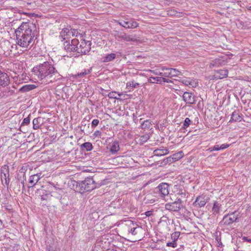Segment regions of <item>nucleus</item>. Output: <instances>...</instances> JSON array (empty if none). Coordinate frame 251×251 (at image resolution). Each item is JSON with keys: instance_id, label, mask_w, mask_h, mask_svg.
I'll list each match as a JSON object with an SVG mask.
<instances>
[{"instance_id": "f257e3e1", "label": "nucleus", "mask_w": 251, "mask_h": 251, "mask_svg": "<svg viewBox=\"0 0 251 251\" xmlns=\"http://www.w3.org/2000/svg\"><path fill=\"white\" fill-rule=\"evenodd\" d=\"M16 43L24 49L23 51L30 49L34 44L36 27L32 23H23L16 29Z\"/></svg>"}, {"instance_id": "aec40b11", "label": "nucleus", "mask_w": 251, "mask_h": 251, "mask_svg": "<svg viewBox=\"0 0 251 251\" xmlns=\"http://www.w3.org/2000/svg\"><path fill=\"white\" fill-rule=\"evenodd\" d=\"M243 118L242 115H240L239 114V112L237 111H234L230 118V119L229 121V123L231 122H241Z\"/></svg>"}, {"instance_id": "9d476101", "label": "nucleus", "mask_w": 251, "mask_h": 251, "mask_svg": "<svg viewBox=\"0 0 251 251\" xmlns=\"http://www.w3.org/2000/svg\"><path fill=\"white\" fill-rule=\"evenodd\" d=\"M183 100L186 104H193L196 101V96L190 92H185L182 95Z\"/></svg>"}, {"instance_id": "f8f14e48", "label": "nucleus", "mask_w": 251, "mask_h": 251, "mask_svg": "<svg viewBox=\"0 0 251 251\" xmlns=\"http://www.w3.org/2000/svg\"><path fill=\"white\" fill-rule=\"evenodd\" d=\"M117 38L120 40L126 42H135L137 39L135 35H128L124 32H121L117 35Z\"/></svg>"}, {"instance_id": "cd10ccee", "label": "nucleus", "mask_w": 251, "mask_h": 251, "mask_svg": "<svg viewBox=\"0 0 251 251\" xmlns=\"http://www.w3.org/2000/svg\"><path fill=\"white\" fill-rule=\"evenodd\" d=\"M139 85V83L134 82L133 80L128 81L126 84V88L128 89L129 91Z\"/></svg>"}, {"instance_id": "c03bdc74", "label": "nucleus", "mask_w": 251, "mask_h": 251, "mask_svg": "<svg viewBox=\"0 0 251 251\" xmlns=\"http://www.w3.org/2000/svg\"><path fill=\"white\" fill-rule=\"evenodd\" d=\"M162 82L172 83V81L169 79L162 77L161 84Z\"/></svg>"}, {"instance_id": "393cba45", "label": "nucleus", "mask_w": 251, "mask_h": 251, "mask_svg": "<svg viewBox=\"0 0 251 251\" xmlns=\"http://www.w3.org/2000/svg\"><path fill=\"white\" fill-rule=\"evenodd\" d=\"M36 88V86L33 84H27L22 86L19 89V91L26 92L32 90Z\"/></svg>"}, {"instance_id": "4c0bfd02", "label": "nucleus", "mask_w": 251, "mask_h": 251, "mask_svg": "<svg viewBox=\"0 0 251 251\" xmlns=\"http://www.w3.org/2000/svg\"><path fill=\"white\" fill-rule=\"evenodd\" d=\"M108 97L110 98V99H116V100H119V98H118L117 96H116V92H110L108 94Z\"/></svg>"}, {"instance_id": "2eb2a0df", "label": "nucleus", "mask_w": 251, "mask_h": 251, "mask_svg": "<svg viewBox=\"0 0 251 251\" xmlns=\"http://www.w3.org/2000/svg\"><path fill=\"white\" fill-rule=\"evenodd\" d=\"M174 193L177 197L184 198L186 196V191L180 185H176L174 187Z\"/></svg>"}, {"instance_id": "7c9ffc66", "label": "nucleus", "mask_w": 251, "mask_h": 251, "mask_svg": "<svg viewBox=\"0 0 251 251\" xmlns=\"http://www.w3.org/2000/svg\"><path fill=\"white\" fill-rule=\"evenodd\" d=\"M81 148H84L86 151H91L93 150V147L91 143L85 142L81 145Z\"/></svg>"}, {"instance_id": "473e14b6", "label": "nucleus", "mask_w": 251, "mask_h": 251, "mask_svg": "<svg viewBox=\"0 0 251 251\" xmlns=\"http://www.w3.org/2000/svg\"><path fill=\"white\" fill-rule=\"evenodd\" d=\"M162 70L165 71V77H172V68H167L165 67H162Z\"/></svg>"}, {"instance_id": "72a5a7b5", "label": "nucleus", "mask_w": 251, "mask_h": 251, "mask_svg": "<svg viewBox=\"0 0 251 251\" xmlns=\"http://www.w3.org/2000/svg\"><path fill=\"white\" fill-rule=\"evenodd\" d=\"M171 71L172 72V77L178 76L182 75L181 72L176 69L172 68Z\"/></svg>"}, {"instance_id": "4be33fe9", "label": "nucleus", "mask_w": 251, "mask_h": 251, "mask_svg": "<svg viewBox=\"0 0 251 251\" xmlns=\"http://www.w3.org/2000/svg\"><path fill=\"white\" fill-rule=\"evenodd\" d=\"M92 71V68H90L88 69H84L82 72L78 73L77 74H75L74 75V78H83L85 75L89 74L91 73Z\"/></svg>"}, {"instance_id": "0eeeda50", "label": "nucleus", "mask_w": 251, "mask_h": 251, "mask_svg": "<svg viewBox=\"0 0 251 251\" xmlns=\"http://www.w3.org/2000/svg\"><path fill=\"white\" fill-rule=\"evenodd\" d=\"M155 191L161 198H164L169 194V185L167 183H161L155 189Z\"/></svg>"}, {"instance_id": "ea45409f", "label": "nucleus", "mask_w": 251, "mask_h": 251, "mask_svg": "<svg viewBox=\"0 0 251 251\" xmlns=\"http://www.w3.org/2000/svg\"><path fill=\"white\" fill-rule=\"evenodd\" d=\"M99 124V120L98 119H94L91 124L92 128L96 127Z\"/></svg>"}, {"instance_id": "3c124183", "label": "nucleus", "mask_w": 251, "mask_h": 251, "mask_svg": "<svg viewBox=\"0 0 251 251\" xmlns=\"http://www.w3.org/2000/svg\"><path fill=\"white\" fill-rule=\"evenodd\" d=\"M242 239H243V241H247V242L251 243V239H249L248 237H247L244 236L242 237Z\"/></svg>"}, {"instance_id": "423d86ee", "label": "nucleus", "mask_w": 251, "mask_h": 251, "mask_svg": "<svg viewBox=\"0 0 251 251\" xmlns=\"http://www.w3.org/2000/svg\"><path fill=\"white\" fill-rule=\"evenodd\" d=\"M0 178L3 185L8 186L10 182L9 167L7 165H3L0 169Z\"/></svg>"}, {"instance_id": "39448f33", "label": "nucleus", "mask_w": 251, "mask_h": 251, "mask_svg": "<svg viewBox=\"0 0 251 251\" xmlns=\"http://www.w3.org/2000/svg\"><path fill=\"white\" fill-rule=\"evenodd\" d=\"M182 207V201L180 198L176 197L175 201L165 204L164 208L172 212H178Z\"/></svg>"}, {"instance_id": "a211bd4d", "label": "nucleus", "mask_w": 251, "mask_h": 251, "mask_svg": "<svg viewBox=\"0 0 251 251\" xmlns=\"http://www.w3.org/2000/svg\"><path fill=\"white\" fill-rule=\"evenodd\" d=\"M225 64V61L222 58H218L211 60L210 63V67H219Z\"/></svg>"}, {"instance_id": "58836bf2", "label": "nucleus", "mask_w": 251, "mask_h": 251, "mask_svg": "<svg viewBox=\"0 0 251 251\" xmlns=\"http://www.w3.org/2000/svg\"><path fill=\"white\" fill-rule=\"evenodd\" d=\"M167 246L175 248L177 246L176 242L175 241V240H173L172 242L167 243Z\"/></svg>"}, {"instance_id": "4d7b16f0", "label": "nucleus", "mask_w": 251, "mask_h": 251, "mask_svg": "<svg viewBox=\"0 0 251 251\" xmlns=\"http://www.w3.org/2000/svg\"><path fill=\"white\" fill-rule=\"evenodd\" d=\"M20 172L21 173H23L24 174V175H25V169H24L23 168H22L21 170H20Z\"/></svg>"}, {"instance_id": "9b49d317", "label": "nucleus", "mask_w": 251, "mask_h": 251, "mask_svg": "<svg viewBox=\"0 0 251 251\" xmlns=\"http://www.w3.org/2000/svg\"><path fill=\"white\" fill-rule=\"evenodd\" d=\"M119 25L122 26L128 29L135 28L138 27L139 25L138 23L133 19H131L129 21H121L119 22Z\"/></svg>"}, {"instance_id": "f3484780", "label": "nucleus", "mask_w": 251, "mask_h": 251, "mask_svg": "<svg viewBox=\"0 0 251 251\" xmlns=\"http://www.w3.org/2000/svg\"><path fill=\"white\" fill-rule=\"evenodd\" d=\"M40 178V175L39 174H36L35 175L31 176L28 179V187L29 188L33 187L36 185V184L38 182Z\"/></svg>"}, {"instance_id": "bf43d9fd", "label": "nucleus", "mask_w": 251, "mask_h": 251, "mask_svg": "<svg viewBox=\"0 0 251 251\" xmlns=\"http://www.w3.org/2000/svg\"><path fill=\"white\" fill-rule=\"evenodd\" d=\"M118 95L119 96H122V93H118Z\"/></svg>"}, {"instance_id": "f03ea898", "label": "nucleus", "mask_w": 251, "mask_h": 251, "mask_svg": "<svg viewBox=\"0 0 251 251\" xmlns=\"http://www.w3.org/2000/svg\"><path fill=\"white\" fill-rule=\"evenodd\" d=\"M32 72L41 84H47L60 78V75L51 63L45 62L33 67Z\"/></svg>"}, {"instance_id": "052dcab7", "label": "nucleus", "mask_w": 251, "mask_h": 251, "mask_svg": "<svg viewBox=\"0 0 251 251\" xmlns=\"http://www.w3.org/2000/svg\"><path fill=\"white\" fill-rule=\"evenodd\" d=\"M248 9L250 11H251V6L249 7Z\"/></svg>"}, {"instance_id": "79ce46f5", "label": "nucleus", "mask_w": 251, "mask_h": 251, "mask_svg": "<svg viewBox=\"0 0 251 251\" xmlns=\"http://www.w3.org/2000/svg\"><path fill=\"white\" fill-rule=\"evenodd\" d=\"M29 123H30V118H29V117L28 116L23 120L22 125H27L29 124Z\"/></svg>"}, {"instance_id": "6ab92c4d", "label": "nucleus", "mask_w": 251, "mask_h": 251, "mask_svg": "<svg viewBox=\"0 0 251 251\" xmlns=\"http://www.w3.org/2000/svg\"><path fill=\"white\" fill-rule=\"evenodd\" d=\"M127 225L129 227H131V228H129L128 230L129 233H131L133 235H135L137 234L136 229L139 228V226L136 223H134L132 221H129Z\"/></svg>"}, {"instance_id": "a18cd8bd", "label": "nucleus", "mask_w": 251, "mask_h": 251, "mask_svg": "<svg viewBox=\"0 0 251 251\" xmlns=\"http://www.w3.org/2000/svg\"><path fill=\"white\" fill-rule=\"evenodd\" d=\"M49 198V194H46L41 196L42 201L47 200Z\"/></svg>"}, {"instance_id": "412c9836", "label": "nucleus", "mask_w": 251, "mask_h": 251, "mask_svg": "<svg viewBox=\"0 0 251 251\" xmlns=\"http://www.w3.org/2000/svg\"><path fill=\"white\" fill-rule=\"evenodd\" d=\"M168 153V150L163 147L160 149H157L153 151L154 155L157 156L165 155L167 154Z\"/></svg>"}, {"instance_id": "c756f323", "label": "nucleus", "mask_w": 251, "mask_h": 251, "mask_svg": "<svg viewBox=\"0 0 251 251\" xmlns=\"http://www.w3.org/2000/svg\"><path fill=\"white\" fill-rule=\"evenodd\" d=\"M151 121L149 120H146L141 124V128L143 129H149L151 127Z\"/></svg>"}, {"instance_id": "09e8293b", "label": "nucleus", "mask_w": 251, "mask_h": 251, "mask_svg": "<svg viewBox=\"0 0 251 251\" xmlns=\"http://www.w3.org/2000/svg\"><path fill=\"white\" fill-rule=\"evenodd\" d=\"M101 133L100 131L99 130H97L94 132V135L96 137H99L100 136Z\"/></svg>"}, {"instance_id": "5701e85b", "label": "nucleus", "mask_w": 251, "mask_h": 251, "mask_svg": "<svg viewBox=\"0 0 251 251\" xmlns=\"http://www.w3.org/2000/svg\"><path fill=\"white\" fill-rule=\"evenodd\" d=\"M228 71L227 70H220L216 72V77L222 79L227 76Z\"/></svg>"}, {"instance_id": "8fccbe9b", "label": "nucleus", "mask_w": 251, "mask_h": 251, "mask_svg": "<svg viewBox=\"0 0 251 251\" xmlns=\"http://www.w3.org/2000/svg\"><path fill=\"white\" fill-rule=\"evenodd\" d=\"M183 92L180 90H176V93L180 96L182 97V95L183 94Z\"/></svg>"}, {"instance_id": "864d4df0", "label": "nucleus", "mask_w": 251, "mask_h": 251, "mask_svg": "<svg viewBox=\"0 0 251 251\" xmlns=\"http://www.w3.org/2000/svg\"><path fill=\"white\" fill-rule=\"evenodd\" d=\"M208 151H210V152H211V151H214L215 150H214V146L213 147H210L209 148L208 150H207Z\"/></svg>"}, {"instance_id": "f704fd0d", "label": "nucleus", "mask_w": 251, "mask_h": 251, "mask_svg": "<svg viewBox=\"0 0 251 251\" xmlns=\"http://www.w3.org/2000/svg\"><path fill=\"white\" fill-rule=\"evenodd\" d=\"M38 118H34L33 120L32 124H33V128L34 129H37L39 128V122H38Z\"/></svg>"}, {"instance_id": "c85d7f7f", "label": "nucleus", "mask_w": 251, "mask_h": 251, "mask_svg": "<svg viewBox=\"0 0 251 251\" xmlns=\"http://www.w3.org/2000/svg\"><path fill=\"white\" fill-rule=\"evenodd\" d=\"M162 77L156 76L152 77L150 76L148 78V82L152 83H158L161 84Z\"/></svg>"}, {"instance_id": "b1692460", "label": "nucleus", "mask_w": 251, "mask_h": 251, "mask_svg": "<svg viewBox=\"0 0 251 251\" xmlns=\"http://www.w3.org/2000/svg\"><path fill=\"white\" fill-rule=\"evenodd\" d=\"M120 149L119 144L117 141H114L110 148V151L112 154L117 152Z\"/></svg>"}, {"instance_id": "603ef678", "label": "nucleus", "mask_w": 251, "mask_h": 251, "mask_svg": "<svg viewBox=\"0 0 251 251\" xmlns=\"http://www.w3.org/2000/svg\"><path fill=\"white\" fill-rule=\"evenodd\" d=\"M214 150L217 151L220 150V146L218 145H216L214 146Z\"/></svg>"}, {"instance_id": "5fc2aeb1", "label": "nucleus", "mask_w": 251, "mask_h": 251, "mask_svg": "<svg viewBox=\"0 0 251 251\" xmlns=\"http://www.w3.org/2000/svg\"><path fill=\"white\" fill-rule=\"evenodd\" d=\"M151 211H148L146 212L145 214L147 216H149L151 215Z\"/></svg>"}, {"instance_id": "a878e982", "label": "nucleus", "mask_w": 251, "mask_h": 251, "mask_svg": "<svg viewBox=\"0 0 251 251\" xmlns=\"http://www.w3.org/2000/svg\"><path fill=\"white\" fill-rule=\"evenodd\" d=\"M221 208V204L217 201H215L212 209L213 214L217 215L219 214L220 209Z\"/></svg>"}, {"instance_id": "1a4fd4ad", "label": "nucleus", "mask_w": 251, "mask_h": 251, "mask_svg": "<svg viewBox=\"0 0 251 251\" xmlns=\"http://www.w3.org/2000/svg\"><path fill=\"white\" fill-rule=\"evenodd\" d=\"M208 198L206 195H202L197 197L195 201L193 203V206L198 208L203 207L208 202Z\"/></svg>"}, {"instance_id": "6e6d98bb", "label": "nucleus", "mask_w": 251, "mask_h": 251, "mask_svg": "<svg viewBox=\"0 0 251 251\" xmlns=\"http://www.w3.org/2000/svg\"><path fill=\"white\" fill-rule=\"evenodd\" d=\"M51 196H54V197H56V198H58V199H59V198H60V196H57V195H56V194H55V192H53V194H52Z\"/></svg>"}, {"instance_id": "20e7f679", "label": "nucleus", "mask_w": 251, "mask_h": 251, "mask_svg": "<svg viewBox=\"0 0 251 251\" xmlns=\"http://www.w3.org/2000/svg\"><path fill=\"white\" fill-rule=\"evenodd\" d=\"M80 33L75 29H69L68 28H64L60 32L59 37L62 39V41H64L63 43L64 48L65 49V44L66 42L69 41L71 44V40L73 38H76V35H79Z\"/></svg>"}, {"instance_id": "6e6552de", "label": "nucleus", "mask_w": 251, "mask_h": 251, "mask_svg": "<svg viewBox=\"0 0 251 251\" xmlns=\"http://www.w3.org/2000/svg\"><path fill=\"white\" fill-rule=\"evenodd\" d=\"M238 218V216L236 214V212H233L225 215L221 221V223L224 225H229L236 222Z\"/></svg>"}, {"instance_id": "37998d69", "label": "nucleus", "mask_w": 251, "mask_h": 251, "mask_svg": "<svg viewBox=\"0 0 251 251\" xmlns=\"http://www.w3.org/2000/svg\"><path fill=\"white\" fill-rule=\"evenodd\" d=\"M159 72L158 75H160V76H161V77H164L165 73V71L162 70V67L160 69H159Z\"/></svg>"}, {"instance_id": "7ed1b4c3", "label": "nucleus", "mask_w": 251, "mask_h": 251, "mask_svg": "<svg viewBox=\"0 0 251 251\" xmlns=\"http://www.w3.org/2000/svg\"><path fill=\"white\" fill-rule=\"evenodd\" d=\"M91 49V42L86 40L81 34L76 35V38L71 40L65 44V50L70 52V55H77V53L87 54Z\"/></svg>"}, {"instance_id": "ddd939ff", "label": "nucleus", "mask_w": 251, "mask_h": 251, "mask_svg": "<svg viewBox=\"0 0 251 251\" xmlns=\"http://www.w3.org/2000/svg\"><path fill=\"white\" fill-rule=\"evenodd\" d=\"M179 81L185 86H190L192 88H196L198 86V81L195 79L184 78L180 79Z\"/></svg>"}, {"instance_id": "49530a36", "label": "nucleus", "mask_w": 251, "mask_h": 251, "mask_svg": "<svg viewBox=\"0 0 251 251\" xmlns=\"http://www.w3.org/2000/svg\"><path fill=\"white\" fill-rule=\"evenodd\" d=\"M149 72L154 75H158L159 70V69H156L155 70H149Z\"/></svg>"}, {"instance_id": "4468645a", "label": "nucleus", "mask_w": 251, "mask_h": 251, "mask_svg": "<svg viewBox=\"0 0 251 251\" xmlns=\"http://www.w3.org/2000/svg\"><path fill=\"white\" fill-rule=\"evenodd\" d=\"M94 181L92 178H87L85 179L82 184V186L84 188L86 191H89L94 189Z\"/></svg>"}, {"instance_id": "a19ab883", "label": "nucleus", "mask_w": 251, "mask_h": 251, "mask_svg": "<svg viewBox=\"0 0 251 251\" xmlns=\"http://www.w3.org/2000/svg\"><path fill=\"white\" fill-rule=\"evenodd\" d=\"M179 234H180L179 232H175L171 235L172 238H173V240H175V241H176V240H177V239L179 236Z\"/></svg>"}, {"instance_id": "2f4dec72", "label": "nucleus", "mask_w": 251, "mask_h": 251, "mask_svg": "<svg viewBox=\"0 0 251 251\" xmlns=\"http://www.w3.org/2000/svg\"><path fill=\"white\" fill-rule=\"evenodd\" d=\"M150 136L148 133L140 136L139 140L140 143L143 144L146 143L150 139Z\"/></svg>"}, {"instance_id": "dca6fc26", "label": "nucleus", "mask_w": 251, "mask_h": 251, "mask_svg": "<svg viewBox=\"0 0 251 251\" xmlns=\"http://www.w3.org/2000/svg\"><path fill=\"white\" fill-rule=\"evenodd\" d=\"M10 83V79L7 74L0 70V87H5Z\"/></svg>"}, {"instance_id": "de8ad7c7", "label": "nucleus", "mask_w": 251, "mask_h": 251, "mask_svg": "<svg viewBox=\"0 0 251 251\" xmlns=\"http://www.w3.org/2000/svg\"><path fill=\"white\" fill-rule=\"evenodd\" d=\"M229 147L228 144H222L220 146V150H224Z\"/></svg>"}, {"instance_id": "13d9d810", "label": "nucleus", "mask_w": 251, "mask_h": 251, "mask_svg": "<svg viewBox=\"0 0 251 251\" xmlns=\"http://www.w3.org/2000/svg\"><path fill=\"white\" fill-rule=\"evenodd\" d=\"M48 250L49 251H55V250L53 249H51V247H50Z\"/></svg>"}, {"instance_id": "e433bc0d", "label": "nucleus", "mask_w": 251, "mask_h": 251, "mask_svg": "<svg viewBox=\"0 0 251 251\" xmlns=\"http://www.w3.org/2000/svg\"><path fill=\"white\" fill-rule=\"evenodd\" d=\"M191 123V121L190 120V119L188 118H186L185 119L184 123H183V128H187L190 125Z\"/></svg>"}, {"instance_id": "bb28decb", "label": "nucleus", "mask_w": 251, "mask_h": 251, "mask_svg": "<svg viewBox=\"0 0 251 251\" xmlns=\"http://www.w3.org/2000/svg\"><path fill=\"white\" fill-rule=\"evenodd\" d=\"M116 57V54L113 53L108 54L102 57V60L103 62H108L112 61Z\"/></svg>"}, {"instance_id": "c9c22d12", "label": "nucleus", "mask_w": 251, "mask_h": 251, "mask_svg": "<svg viewBox=\"0 0 251 251\" xmlns=\"http://www.w3.org/2000/svg\"><path fill=\"white\" fill-rule=\"evenodd\" d=\"M183 152L182 151H180L177 153L174 154L173 155V158H174L176 160H178V159L181 158L183 157Z\"/></svg>"}]
</instances>
